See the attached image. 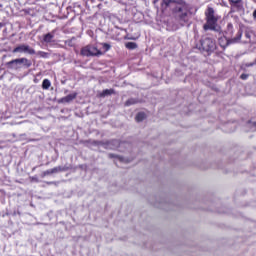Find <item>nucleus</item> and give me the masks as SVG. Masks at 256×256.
<instances>
[{"instance_id":"obj_19","label":"nucleus","mask_w":256,"mask_h":256,"mask_svg":"<svg viewBox=\"0 0 256 256\" xmlns=\"http://www.w3.org/2000/svg\"><path fill=\"white\" fill-rule=\"evenodd\" d=\"M232 5H237L241 0H229Z\"/></svg>"},{"instance_id":"obj_14","label":"nucleus","mask_w":256,"mask_h":256,"mask_svg":"<svg viewBox=\"0 0 256 256\" xmlns=\"http://www.w3.org/2000/svg\"><path fill=\"white\" fill-rule=\"evenodd\" d=\"M51 87V81L49 79H44L42 82V89L47 90Z\"/></svg>"},{"instance_id":"obj_7","label":"nucleus","mask_w":256,"mask_h":256,"mask_svg":"<svg viewBox=\"0 0 256 256\" xmlns=\"http://www.w3.org/2000/svg\"><path fill=\"white\" fill-rule=\"evenodd\" d=\"M241 37H242V34H241V32H239L237 34V37L230 39V40H227L225 37L220 38L219 43H220L221 47H223V49H225V47H229V45H231L233 43H239V41H241Z\"/></svg>"},{"instance_id":"obj_22","label":"nucleus","mask_w":256,"mask_h":256,"mask_svg":"<svg viewBox=\"0 0 256 256\" xmlns=\"http://www.w3.org/2000/svg\"><path fill=\"white\" fill-rule=\"evenodd\" d=\"M109 157L110 159H113V157H117V156H115V154H109Z\"/></svg>"},{"instance_id":"obj_4","label":"nucleus","mask_w":256,"mask_h":256,"mask_svg":"<svg viewBox=\"0 0 256 256\" xmlns=\"http://www.w3.org/2000/svg\"><path fill=\"white\" fill-rule=\"evenodd\" d=\"M81 55L83 57H99L103 55V52L93 45H87L81 49Z\"/></svg>"},{"instance_id":"obj_25","label":"nucleus","mask_w":256,"mask_h":256,"mask_svg":"<svg viewBox=\"0 0 256 256\" xmlns=\"http://www.w3.org/2000/svg\"><path fill=\"white\" fill-rule=\"evenodd\" d=\"M252 125H253V127H255V128H256V122H254Z\"/></svg>"},{"instance_id":"obj_8","label":"nucleus","mask_w":256,"mask_h":256,"mask_svg":"<svg viewBox=\"0 0 256 256\" xmlns=\"http://www.w3.org/2000/svg\"><path fill=\"white\" fill-rule=\"evenodd\" d=\"M121 142H119V140H111L108 142H104L102 143V147H104V149H117L119 147H121Z\"/></svg>"},{"instance_id":"obj_5","label":"nucleus","mask_w":256,"mask_h":256,"mask_svg":"<svg viewBox=\"0 0 256 256\" xmlns=\"http://www.w3.org/2000/svg\"><path fill=\"white\" fill-rule=\"evenodd\" d=\"M200 43H201V47H202L203 51H206L207 53H209L211 51H215V49L217 47L215 44V40H213L209 37L202 39L200 41Z\"/></svg>"},{"instance_id":"obj_20","label":"nucleus","mask_w":256,"mask_h":256,"mask_svg":"<svg viewBox=\"0 0 256 256\" xmlns=\"http://www.w3.org/2000/svg\"><path fill=\"white\" fill-rule=\"evenodd\" d=\"M248 77H249V75H247V74H242V75L240 76V78L243 79L244 81H245Z\"/></svg>"},{"instance_id":"obj_16","label":"nucleus","mask_w":256,"mask_h":256,"mask_svg":"<svg viewBox=\"0 0 256 256\" xmlns=\"http://www.w3.org/2000/svg\"><path fill=\"white\" fill-rule=\"evenodd\" d=\"M126 48L127 49H137V43H135V42H128V43H126Z\"/></svg>"},{"instance_id":"obj_3","label":"nucleus","mask_w":256,"mask_h":256,"mask_svg":"<svg viewBox=\"0 0 256 256\" xmlns=\"http://www.w3.org/2000/svg\"><path fill=\"white\" fill-rule=\"evenodd\" d=\"M6 65L9 69L17 71V69H21L22 65L26 68L31 67V61L27 58H17L7 62Z\"/></svg>"},{"instance_id":"obj_21","label":"nucleus","mask_w":256,"mask_h":256,"mask_svg":"<svg viewBox=\"0 0 256 256\" xmlns=\"http://www.w3.org/2000/svg\"><path fill=\"white\" fill-rule=\"evenodd\" d=\"M39 55H41V57H45V55H47V53H45V52H39Z\"/></svg>"},{"instance_id":"obj_12","label":"nucleus","mask_w":256,"mask_h":256,"mask_svg":"<svg viewBox=\"0 0 256 256\" xmlns=\"http://www.w3.org/2000/svg\"><path fill=\"white\" fill-rule=\"evenodd\" d=\"M113 93H115L113 89H106L100 93V97H107L109 95H113Z\"/></svg>"},{"instance_id":"obj_23","label":"nucleus","mask_w":256,"mask_h":256,"mask_svg":"<svg viewBox=\"0 0 256 256\" xmlns=\"http://www.w3.org/2000/svg\"><path fill=\"white\" fill-rule=\"evenodd\" d=\"M253 17L256 19V9L253 11Z\"/></svg>"},{"instance_id":"obj_2","label":"nucleus","mask_w":256,"mask_h":256,"mask_svg":"<svg viewBox=\"0 0 256 256\" xmlns=\"http://www.w3.org/2000/svg\"><path fill=\"white\" fill-rule=\"evenodd\" d=\"M206 23L203 26L204 31H215L219 33L221 31V27L219 26V15L215 12L212 7H208L205 11Z\"/></svg>"},{"instance_id":"obj_6","label":"nucleus","mask_w":256,"mask_h":256,"mask_svg":"<svg viewBox=\"0 0 256 256\" xmlns=\"http://www.w3.org/2000/svg\"><path fill=\"white\" fill-rule=\"evenodd\" d=\"M12 53H26L27 55H35V49L27 44L18 45L13 49Z\"/></svg>"},{"instance_id":"obj_9","label":"nucleus","mask_w":256,"mask_h":256,"mask_svg":"<svg viewBox=\"0 0 256 256\" xmlns=\"http://www.w3.org/2000/svg\"><path fill=\"white\" fill-rule=\"evenodd\" d=\"M53 39H55V30H53L50 33H47L43 37V42L44 43H53Z\"/></svg>"},{"instance_id":"obj_13","label":"nucleus","mask_w":256,"mask_h":256,"mask_svg":"<svg viewBox=\"0 0 256 256\" xmlns=\"http://www.w3.org/2000/svg\"><path fill=\"white\" fill-rule=\"evenodd\" d=\"M145 117H146L145 112H139V113L136 115L135 119H136V121H137L138 123H141V121H144Z\"/></svg>"},{"instance_id":"obj_24","label":"nucleus","mask_w":256,"mask_h":256,"mask_svg":"<svg viewBox=\"0 0 256 256\" xmlns=\"http://www.w3.org/2000/svg\"><path fill=\"white\" fill-rule=\"evenodd\" d=\"M119 161H123V158L122 157H118Z\"/></svg>"},{"instance_id":"obj_18","label":"nucleus","mask_w":256,"mask_h":256,"mask_svg":"<svg viewBox=\"0 0 256 256\" xmlns=\"http://www.w3.org/2000/svg\"><path fill=\"white\" fill-rule=\"evenodd\" d=\"M47 175H53V172H51V169L43 172L44 177H47Z\"/></svg>"},{"instance_id":"obj_17","label":"nucleus","mask_w":256,"mask_h":256,"mask_svg":"<svg viewBox=\"0 0 256 256\" xmlns=\"http://www.w3.org/2000/svg\"><path fill=\"white\" fill-rule=\"evenodd\" d=\"M102 46H103V49H105V51H109V49H111V45L107 43L102 44Z\"/></svg>"},{"instance_id":"obj_26","label":"nucleus","mask_w":256,"mask_h":256,"mask_svg":"<svg viewBox=\"0 0 256 256\" xmlns=\"http://www.w3.org/2000/svg\"><path fill=\"white\" fill-rule=\"evenodd\" d=\"M228 27H233V25L229 24Z\"/></svg>"},{"instance_id":"obj_1","label":"nucleus","mask_w":256,"mask_h":256,"mask_svg":"<svg viewBox=\"0 0 256 256\" xmlns=\"http://www.w3.org/2000/svg\"><path fill=\"white\" fill-rule=\"evenodd\" d=\"M167 3H178L173 10L174 17L180 25H185L189 21V6L182 0H166Z\"/></svg>"},{"instance_id":"obj_11","label":"nucleus","mask_w":256,"mask_h":256,"mask_svg":"<svg viewBox=\"0 0 256 256\" xmlns=\"http://www.w3.org/2000/svg\"><path fill=\"white\" fill-rule=\"evenodd\" d=\"M68 170H69V167L67 166H58V167L52 168L51 173L53 175L55 173H62L63 171H68Z\"/></svg>"},{"instance_id":"obj_27","label":"nucleus","mask_w":256,"mask_h":256,"mask_svg":"<svg viewBox=\"0 0 256 256\" xmlns=\"http://www.w3.org/2000/svg\"><path fill=\"white\" fill-rule=\"evenodd\" d=\"M246 37H249V33H246Z\"/></svg>"},{"instance_id":"obj_15","label":"nucleus","mask_w":256,"mask_h":256,"mask_svg":"<svg viewBox=\"0 0 256 256\" xmlns=\"http://www.w3.org/2000/svg\"><path fill=\"white\" fill-rule=\"evenodd\" d=\"M135 103H137V100L134 99V98H130V99H128V100L125 102V106H126V107H129V106H131V105H135Z\"/></svg>"},{"instance_id":"obj_10","label":"nucleus","mask_w":256,"mask_h":256,"mask_svg":"<svg viewBox=\"0 0 256 256\" xmlns=\"http://www.w3.org/2000/svg\"><path fill=\"white\" fill-rule=\"evenodd\" d=\"M77 93L69 94L61 99V103H71L73 99H76Z\"/></svg>"}]
</instances>
